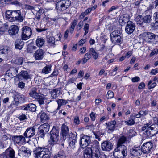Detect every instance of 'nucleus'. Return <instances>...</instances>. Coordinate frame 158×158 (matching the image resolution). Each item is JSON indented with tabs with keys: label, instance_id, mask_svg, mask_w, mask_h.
Here are the masks:
<instances>
[{
	"label": "nucleus",
	"instance_id": "0eeeda50",
	"mask_svg": "<svg viewBox=\"0 0 158 158\" xmlns=\"http://www.w3.org/2000/svg\"><path fill=\"white\" fill-rule=\"evenodd\" d=\"M12 139L14 144L16 146H21L26 142L25 137L22 135H14L12 137Z\"/></svg>",
	"mask_w": 158,
	"mask_h": 158
},
{
	"label": "nucleus",
	"instance_id": "bf43d9fd",
	"mask_svg": "<svg viewBox=\"0 0 158 158\" xmlns=\"http://www.w3.org/2000/svg\"><path fill=\"white\" fill-rule=\"evenodd\" d=\"M19 103V99L18 95L15 96L14 98V101L13 102L12 104L13 105L17 106Z\"/></svg>",
	"mask_w": 158,
	"mask_h": 158
},
{
	"label": "nucleus",
	"instance_id": "0e129e2a",
	"mask_svg": "<svg viewBox=\"0 0 158 158\" xmlns=\"http://www.w3.org/2000/svg\"><path fill=\"white\" fill-rule=\"evenodd\" d=\"M21 10H13V19H14V21L15 20L17 16H18L19 14V12H20Z\"/></svg>",
	"mask_w": 158,
	"mask_h": 158
},
{
	"label": "nucleus",
	"instance_id": "c756f323",
	"mask_svg": "<svg viewBox=\"0 0 158 158\" xmlns=\"http://www.w3.org/2000/svg\"><path fill=\"white\" fill-rule=\"evenodd\" d=\"M56 101H57L58 105V106L57 109V110L60 109L62 106L68 103L67 101L64 99H59L58 100H56Z\"/></svg>",
	"mask_w": 158,
	"mask_h": 158
},
{
	"label": "nucleus",
	"instance_id": "6ab92c4d",
	"mask_svg": "<svg viewBox=\"0 0 158 158\" xmlns=\"http://www.w3.org/2000/svg\"><path fill=\"white\" fill-rule=\"evenodd\" d=\"M18 77L21 80L25 79L27 80L30 78L28 72L26 71H22L18 75Z\"/></svg>",
	"mask_w": 158,
	"mask_h": 158
},
{
	"label": "nucleus",
	"instance_id": "aec40b11",
	"mask_svg": "<svg viewBox=\"0 0 158 158\" xmlns=\"http://www.w3.org/2000/svg\"><path fill=\"white\" fill-rule=\"evenodd\" d=\"M13 10H7L5 13V18L10 22L14 21V19L13 16Z\"/></svg>",
	"mask_w": 158,
	"mask_h": 158
},
{
	"label": "nucleus",
	"instance_id": "1a4fd4ad",
	"mask_svg": "<svg viewBox=\"0 0 158 158\" xmlns=\"http://www.w3.org/2000/svg\"><path fill=\"white\" fill-rule=\"evenodd\" d=\"M153 143L151 142H148L144 143L142 146L141 150L144 154L150 153L153 148Z\"/></svg>",
	"mask_w": 158,
	"mask_h": 158
},
{
	"label": "nucleus",
	"instance_id": "69168bd1",
	"mask_svg": "<svg viewBox=\"0 0 158 158\" xmlns=\"http://www.w3.org/2000/svg\"><path fill=\"white\" fill-rule=\"evenodd\" d=\"M74 123L76 125H78L80 123L79 117L78 116H75L74 118Z\"/></svg>",
	"mask_w": 158,
	"mask_h": 158
},
{
	"label": "nucleus",
	"instance_id": "a19ab883",
	"mask_svg": "<svg viewBox=\"0 0 158 158\" xmlns=\"http://www.w3.org/2000/svg\"><path fill=\"white\" fill-rule=\"evenodd\" d=\"M149 127L156 135L158 133V125L156 124L150 125Z\"/></svg>",
	"mask_w": 158,
	"mask_h": 158
},
{
	"label": "nucleus",
	"instance_id": "338daca9",
	"mask_svg": "<svg viewBox=\"0 0 158 158\" xmlns=\"http://www.w3.org/2000/svg\"><path fill=\"white\" fill-rule=\"evenodd\" d=\"M151 26L154 29H158V21H156L154 23H151Z\"/></svg>",
	"mask_w": 158,
	"mask_h": 158
},
{
	"label": "nucleus",
	"instance_id": "7ed1b4c3",
	"mask_svg": "<svg viewBox=\"0 0 158 158\" xmlns=\"http://www.w3.org/2000/svg\"><path fill=\"white\" fill-rule=\"evenodd\" d=\"M59 130L57 127L53 126L50 132V143L52 145L57 144L59 142Z\"/></svg>",
	"mask_w": 158,
	"mask_h": 158
},
{
	"label": "nucleus",
	"instance_id": "423d86ee",
	"mask_svg": "<svg viewBox=\"0 0 158 158\" xmlns=\"http://www.w3.org/2000/svg\"><path fill=\"white\" fill-rule=\"evenodd\" d=\"M69 129L68 126L64 124L61 127V137L60 142L62 146L64 145V143L66 139V136L69 134Z\"/></svg>",
	"mask_w": 158,
	"mask_h": 158
},
{
	"label": "nucleus",
	"instance_id": "a211bd4d",
	"mask_svg": "<svg viewBox=\"0 0 158 158\" xmlns=\"http://www.w3.org/2000/svg\"><path fill=\"white\" fill-rule=\"evenodd\" d=\"M44 52L41 49L36 50L34 54V57L36 60H40L44 57Z\"/></svg>",
	"mask_w": 158,
	"mask_h": 158
},
{
	"label": "nucleus",
	"instance_id": "4d7b16f0",
	"mask_svg": "<svg viewBox=\"0 0 158 158\" xmlns=\"http://www.w3.org/2000/svg\"><path fill=\"white\" fill-rule=\"evenodd\" d=\"M131 117V119L128 120L126 121L125 122V123L128 125L131 126L135 124V122L134 120L133 119V118H132Z\"/></svg>",
	"mask_w": 158,
	"mask_h": 158
},
{
	"label": "nucleus",
	"instance_id": "6e6d98bb",
	"mask_svg": "<svg viewBox=\"0 0 158 158\" xmlns=\"http://www.w3.org/2000/svg\"><path fill=\"white\" fill-rule=\"evenodd\" d=\"M136 132L133 129H130L127 133V134L130 137H132L136 135Z\"/></svg>",
	"mask_w": 158,
	"mask_h": 158
},
{
	"label": "nucleus",
	"instance_id": "e2e57ef3",
	"mask_svg": "<svg viewBox=\"0 0 158 158\" xmlns=\"http://www.w3.org/2000/svg\"><path fill=\"white\" fill-rule=\"evenodd\" d=\"M89 29V25L88 23H85L84 25V30L85 31L84 35H85L88 33Z\"/></svg>",
	"mask_w": 158,
	"mask_h": 158
},
{
	"label": "nucleus",
	"instance_id": "9d476101",
	"mask_svg": "<svg viewBox=\"0 0 158 158\" xmlns=\"http://www.w3.org/2000/svg\"><path fill=\"white\" fill-rule=\"evenodd\" d=\"M105 124L107 126L106 129L108 133L113 132L116 129V127L118 126L116 121L115 120L111 121L108 123H106Z\"/></svg>",
	"mask_w": 158,
	"mask_h": 158
},
{
	"label": "nucleus",
	"instance_id": "a878e982",
	"mask_svg": "<svg viewBox=\"0 0 158 158\" xmlns=\"http://www.w3.org/2000/svg\"><path fill=\"white\" fill-rule=\"evenodd\" d=\"M22 32L28 35L31 36L32 31L30 28L28 26H24L22 28Z\"/></svg>",
	"mask_w": 158,
	"mask_h": 158
},
{
	"label": "nucleus",
	"instance_id": "bb28decb",
	"mask_svg": "<svg viewBox=\"0 0 158 158\" xmlns=\"http://www.w3.org/2000/svg\"><path fill=\"white\" fill-rule=\"evenodd\" d=\"M60 91L58 89H54L51 91V96L53 99H56L60 95Z\"/></svg>",
	"mask_w": 158,
	"mask_h": 158
},
{
	"label": "nucleus",
	"instance_id": "c03bdc74",
	"mask_svg": "<svg viewBox=\"0 0 158 158\" xmlns=\"http://www.w3.org/2000/svg\"><path fill=\"white\" fill-rule=\"evenodd\" d=\"M146 37L148 39L152 40L155 39L156 37H158V36L153 33L148 32L146 33Z\"/></svg>",
	"mask_w": 158,
	"mask_h": 158
},
{
	"label": "nucleus",
	"instance_id": "09e8293b",
	"mask_svg": "<svg viewBox=\"0 0 158 158\" xmlns=\"http://www.w3.org/2000/svg\"><path fill=\"white\" fill-rule=\"evenodd\" d=\"M56 158H65V154L63 151H60L56 156Z\"/></svg>",
	"mask_w": 158,
	"mask_h": 158
},
{
	"label": "nucleus",
	"instance_id": "79ce46f5",
	"mask_svg": "<svg viewBox=\"0 0 158 158\" xmlns=\"http://www.w3.org/2000/svg\"><path fill=\"white\" fill-rule=\"evenodd\" d=\"M126 140V138L124 136L121 137L118 142L117 147L124 146V145H123V144L125 143Z\"/></svg>",
	"mask_w": 158,
	"mask_h": 158
},
{
	"label": "nucleus",
	"instance_id": "4468645a",
	"mask_svg": "<svg viewBox=\"0 0 158 158\" xmlns=\"http://www.w3.org/2000/svg\"><path fill=\"white\" fill-rule=\"evenodd\" d=\"M4 156L6 158H15V151L10 147H9L3 153Z\"/></svg>",
	"mask_w": 158,
	"mask_h": 158
},
{
	"label": "nucleus",
	"instance_id": "f03ea898",
	"mask_svg": "<svg viewBox=\"0 0 158 158\" xmlns=\"http://www.w3.org/2000/svg\"><path fill=\"white\" fill-rule=\"evenodd\" d=\"M99 151L94 147H87L84 151V158H98Z\"/></svg>",
	"mask_w": 158,
	"mask_h": 158
},
{
	"label": "nucleus",
	"instance_id": "052dcab7",
	"mask_svg": "<svg viewBox=\"0 0 158 158\" xmlns=\"http://www.w3.org/2000/svg\"><path fill=\"white\" fill-rule=\"evenodd\" d=\"M76 142H69V146L68 148L70 149H73L75 147V143Z\"/></svg>",
	"mask_w": 158,
	"mask_h": 158
},
{
	"label": "nucleus",
	"instance_id": "680f3d73",
	"mask_svg": "<svg viewBox=\"0 0 158 158\" xmlns=\"http://www.w3.org/2000/svg\"><path fill=\"white\" fill-rule=\"evenodd\" d=\"M31 36L27 35L23 32H22L21 38L23 40H26L28 39Z\"/></svg>",
	"mask_w": 158,
	"mask_h": 158
},
{
	"label": "nucleus",
	"instance_id": "39448f33",
	"mask_svg": "<svg viewBox=\"0 0 158 158\" xmlns=\"http://www.w3.org/2000/svg\"><path fill=\"white\" fill-rule=\"evenodd\" d=\"M71 4L69 0H60L56 3V8L60 11H63L69 7Z\"/></svg>",
	"mask_w": 158,
	"mask_h": 158
},
{
	"label": "nucleus",
	"instance_id": "5701e85b",
	"mask_svg": "<svg viewBox=\"0 0 158 158\" xmlns=\"http://www.w3.org/2000/svg\"><path fill=\"white\" fill-rule=\"evenodd\" d=\"M22 39H19L16 40L15 42V48L19 49H22L24 44V42Z\"/></svg>",
	"mask_w": 158,
	"mask_h": 158
},
{
	"label": "nucleus",
	"instance_id": "c85d7f7f",
	"mask_svg": "<svg viewBox=\"0 0 158 158\" xmlns=\"http://www.w3.org/2000/svg\"><path fill=\"white\" fill-rule=\"evenodd\" d=\"M129 18L127 15H124L123 16H120L119 19V22L121 24H123L124 23L127 22L129 21Z\"/></svg>",
	"mask_w": 158,
	"mask_h": 158
},
{
	"label": "nucleus",
	"instance_id": "ddd939ff",
	"mask_svg": "<svg viewBox=\"0 0 158 158\" xmlns=\"http://www.w3.org/2000/svg\"><path fill=\"white\" fill-rule=\"evenodd\" d=\"M35 134V128L33 127L28 128L23 134V136L25 138L30 139Z\"/></svg>",
	"mask_w": 158,
	"mask_h": 158
},
{
	"label": "nucleus",
	"instance_id": "603ef678",
	"mask_svg": "<svg viewBox=\"0 0 158 158\" xmlns=\"http://www.w3.org/2000/svg\"><path fill=\"white\" fill-rule=\"evenodd\" d=\"M29 110L32 112H35V111L36 108V105L33 103L29 104Z\"/></svg>",
	"mask_w": 158,
	"mask_h": 158
},
{
	"label": "nucleus",
	"instance_id": "20e7f679",
	"mask_svg": "<svg viewBox=\"0 0 158 158\" xmlns=\"http://www.w3.org/2000/svg\"><path fill=\"white\" fill-rule=\"evenodd\" d=\"M127 151L125 146L117 147L114 150L113 156L116 158H123L127 155Z\"/></svg>",
	"mask_w": 158,
	"mask_h": 158
},
{
	"label": "nucleus",
	"instance_id": "f704fd0d",
	"mask_svg": "<svg viewBox=\"0 0 158 158\" xmlns=\"http://www.w3.org/2000/svg\"><path fill=\"white\" fill-rule=\"evenodd\" d=\"M51 67L52 66L50 65H46L43 69L42 72L45 74L48 73L51 71Z\"/></svg>",
	"mask_w": 158,
	"mask_h": 158
},
{
	"label": "nucleus",
	"instance_id": "dca6fc26",
	"mask_svg": "<svg viewBox=\"0 0 158 158\" xmlns=\"http://www.w3.org/2000/svg\"><path fill=\"white\" fill-rule=\"evenodd\" d=\"M113 148V145L110 142L105 141L102 143V148L103 151H110Z\"/></svg>",
	"mask_w": 158,
	"mask_h": 158
},
{
	"label": "nucleus",
	"instance_id": "f8f14e48",
	"mask_svg": "<svg viewBox=\"0 0 158 158\" xmlns=\"http://www.w3.org/2000/svg\"><path fill=\"white\" fill-rule=\"evenodd\" d=\"M90 142V137L88 136L84 135L81 138L80 144L81 147L84 148L89 145Z\"/></svg>",
	"mask_w": 158,
	"mask_h": 158
},
{
	"label": "nucleus",
	"instance_id": "774afa93",
	"mask_svg": "<svg viewBox=\"0 0 158 158\" xmlns=\"http://www.w3.org/2000/svg\"><path fill=\"white\" fill-rule=\"evenodd\" d=\"M139 113L141 117L144 116L148 114V111L146 110L145 111L141 110L139 112Z\"/></svg>",
	"mask_w": 158,
	"mask_h": 158
},
{
	"label": "nucleus",
	"instance_id": "2eb2a0df",
	"mask_svg": "<svg viewBox=\"0 0 158 158\" xmlns=\"http://www.w3.org/2000/svg\"><path fill=\"white\" fill-rule=\"evenodd\" d=\"M18 73V69L14 67H10L6 72V74L10 77L12 78L16 76Z\"/></svg>",
	"mask_w": 158,
	"mask_h": 158
},
{
	"label": "nucleus",
	"instance_id": "4c0bfd02",
	"mask_svg": "<svg viewBox=\"0 0 158 158\" xmlns=\"http://www.w3.org/2000/svg\"><path fill=\"white\" fill-rule=\"evenodd\" d=\"M77 139V136L76 135L73 134L72 133L69 134V142H76Z\"/></svg>",
	"mask_w": 158,
	"mask_h": 158
},
{
	"label": "nucleus",
	"instance_id": "de8ad7c7",
	"mask_svg": "<svg viewBox=\"0 0 158 158\" xmlns=\"http://www.w3.org/2000/svg\"><path fill=\"white\" fill-rule=\"evenodd\" d=\"M24 19V18L22 14V12L21 10L20 12H19V14L17 16L15 20L19 22H22L23 21Z\"/></svg>",
	"mask_w": 158,
	"mask_h": 158
},
{
	"label": "nucleus",
	"instance_id": "49530a36",
	"mask_svg": "<svg viewBox=\"0 0 158 158\" xmlns=\"http://www.w3.org/2000/svg\"><path fill=\"white\" fill-rule=\"evenodd\" d=\"M77 21V20H74L71 23V27L69 28V31L72 33L73 32L75 26L76 25Z\"/></svg>",
	"mask_w": 158,
	"mask_h": 158
},
{
	"label": "nucleus",
	"instance_id": "473e14b6",
	"mask_svg": "<svg viewBox=\"0 0 158 158\" xmlns=\"http://www.w3.org/2000/svg\"><path fill=\"white\" fill-rule=\"evenodd\" d=\"M47 41V43L51 46L55 45V39L53 37L48 36Z\"/></svg>",
	"mask_w": 158,
	"mask_h": 158
},
{
	"label": "nucleus",
	"instance_id": "412c9836",
	"mask_svg": "<svg viewBox=\"0 0 158 158\" xmlns=\"http://www.w3.org/2000/svg\"><path fill=\"white\" fill-rule=\"evenodd\" d=\"M19 27L15 25H11L10 28L8 32L10 35H15L18 32Z\"/></svg>",
	"mask_w": 158,
	"mask_h": 158
},
{
	"label": "nucleus",
	"instance_id": "4be33fe9",
	"mask_svg": "<svg viewBox=\"0 0 158 158\" xmlns=\"http://www.w3.org/2000/svg\"><path fill=\"white\" fill-rule=\"evenodd\" d=\"M20 151L23 153L24 156H29L31 154V151L28 148L26 147L23 146L21 147L20 149Z\"/></svg>",
	"mask_w": 158,
	"mask_h": 158
},
{
	"label": "nucleus",
	"instance_id": "8fccbe9b",
	"mask_svg": "<svg viewBox=\"0 0 158 158\" xmlns=\"http://www.w3.org/2000/svg\"><path fill=\"white\" fill-rule=\"evenodd\" d=\"M89 52L92 54L93 58L95 59H96L98 57V55L94 49L93 48H90Z\"/></svg>",
	"mask_w": 158,
	"mask_h": 158
},
{
	"label": "nucleus",
	"instance_id": "13d9d810",
	"mask_svg": "<svg viewBox=\"0 0 158 158\" xmlns=\"http://www.w3.org/2000/svg\"><path fill=\"white\" fill-rule=\"evenodd\" d=\"M114 96V94L113 92L111 90H109L108 91L107 93L106 97L108 99H111L113 98Z\"/></svg>",
	"mask_w": 158,
	"mask_h": 158
},
{
	"label": "nucleus",
	"instance_id": "b1692460",
	"mask_svg": "<svg viewBox=\"0 0 158 158\" xmlns=\"http://www.w3.org/2000/svg\"><path fill=\"white\" fill-rule=\"evenodd\" d=\"M37 88L35 87L32 88L29 92L30 96L33 98H35L39 94L37 92Z\"/></svg>",
	"mask_w": 158,
	"mask_h": 158
},
{
	"label": "nucleus",
	"instance_id": "6e6552de",
	"mask_svg": "<svg viewBox=\"0 0 158 158\" xmlns=\"http://www.w3.org/2000/svg\"><path fill=\"white\" fill-rule=\"evenodd\" d=\"M39 132L41 138L44 137L45 135L49 131V125L48 123H45L41 125L39 128Z\"/></svg>",
	"mask_w": 158,
	"mask_h": 158
},
{
	"label": "nucleus",
	"instance_id": "58836bf2",
	"mask_svg": "<svg viewBox=\"0 0 158 158\" xmlns=\"http://www.w3.org/2000/svg\"><path fill=\"white\" fill-rule=\"evenodd\" d=\"M100 50L101 51L105 50V51L107 52L110 53L111 52L112 48L111 46L109 45H102Z\"/></svg>",
	"mask_w": 158,
	"mask_h": 158
},
{
	"label": "nucleus",
	"instance_id": "e433bc0d",
	"mask_svg": "<svg viewBox=\"0 0 158 158\" xmlns=\"http://www.w3.org/2000/svg\"><path fill=\"white\" fill-rule=\"evenodd\" d=\"M110 38L111 41L114 44L119 43L121 42L122 40L121 36L110 37Z\"/></svg>",
	"mask_w": 158,
	"mask_h": 158
},
{
	"label": "nucleus",
	"instance_id": "f3484780",
	"mask_svg": "<svg viewBox=\"0 0 158 158\" xmlns=\"http://www.w3.org/2000/svg\"><path fill=\"white\" fill-rule=\"evenodd\" d=\"M142 151L140 147H137L133 148L130 150L131 155L134 156H139L142 154Z\"/></svg>",
	"mask_w": 158,
	"mask_h": 158
},
{
	"label": "nucleus",
	"instance_id": "7c9ffc66",
	"mask_svg": "<svg viewBox=\"0 0 158 158\" xmlns=\"http://www.w3.org/2000/svg\"><path fill=\"white\" fill-rule=\"evenodd\" d=\"M35 99L40 106L44 104L45 99L42 95H40L39 94Z\"/></svg>",
	"mask_w": 158,
	"mask_h": 158
},
{
	"label": "nucleus",
	"instance_id": "3c124183",
	"mask_svg": "<svg viewBox=\"0 0 158 158\" xmlns=\"http://www.w3.org/2000/svg\"><path fill=\"white\" fill-rule=\"evenodd\" d=\"M44 10L42 9L39 10L36 13L35 18L38 20H39L41 18V15L43 14Z\"/></svg>",
	"mask_w": 158,
	"mask_h": 158
},
{
	"label": "nucleus",
	"instance_id": "c9c22d12",
	"mask_svg": "<svg viewBox=\"0 0 158 158\" xmlns=\"http://www.w3.org/2000/svg\"><path fill=\"white\" fill-rule=\"evenodd\" d=\"M135 19L137 24L139 25H142L144 22L143 16L141 15L137 16Z\"/></svg>",
	"mask_w": 158,
	"mask_h": 158
},
{
	"label": "nucleus",
	"instance_id": "ea45409f",
	"mask_svg": "<svg viewBox=\"0 0 158 158\" xmlns=\"http://www.w3.org/2000/svg\"><path fill=\"white\" fill-rule=\"evenodd\" d=\"M48 116L47 114L44 112L42 113L40 117L41 122L44 123L45 121L48 120Z\"/></svg>",
	"mask_w": 158,
	"mask_h": 158
},
{
	"label": "nucleus",
	"instance_id": "9b49d317",
	"mask_svg": "<svg viewBox=\"0 0 158 158\" xmlns=\"http://www.w3.org/2000/svg\"><path fill=\"white\" fill-rule=\"evenodd\" d=\"M135 28V23L132 21H128L126 26L125 31L127 33L130 34L134 31Z\"/></svg>",
	"mask_w": 158,
	"mask_h": 158
},
{
	"label": "nucleus",
	"instance_id": "cd10ccee",
	"mask_svg": "<svg viewBox=\"0 0 158 158\" xmlns=\"http://www.w3.org/2000/svg\"><path fill=\"white\" fill-rule=\"evenodd\" d=\"M144 135H146V137L150 138L152 137L156 134L153 131L151 130V129L148 127L144 133Z\"/></svg>",
	"mask_w": 158,
	"mask_h": 158
},
{
	"label": "nucleus",
	"instance_id": "393cba45",
	"mask_svg": "<svg viewBox=\"0 0 158 158\" xmlns=\"http://www.w3.org/2000/svg\"><path fill=\"white\" fill-rule=\"evenodd\" d=\"M45 40L42 37H38L36 40V45L39 47H42L44 44Z\"/></svg>",
	"mask_w": 158,
	"mask_h": 158
},
{
	"label": "nucleus",
	"instance_id": "864d4df0",
	"mask_svg": "<svg viewBox=\"0 0 158 158\" xmlns=\"http://www.w3.org/2000/svg\"><path fill=\"white\" fill-rule=\"evenodd\" d=\"M23 60V58L22 57L18 58L16 59L15 60V63L17 64L21 65Z\"/></svg>",
	"mask_w": 158,
	"mask_h": 158
},
{
	"label": "nucleus",
	"instance_id": "a18cd8bd",
	"mask_svg": "<svg viewBox=\"0 0 158 158\" xmlns=\"http://www.w3.org/2000/svg\"><path fill=\"white\" fill-rule=\"evenodd\" d=\"M121 33L120 30H115L112 32L110 34V37H116L117 36H121Z\"/></svg>",
	"mask_w": 158,
	"mask_h": 158
},
{
	"label": "nucleus",
	"instance_id": "f257e3e1",
	"mask_svg": "<svg viewBox=\"0 0 158 158\" xmlns=\"http://www.w3.org/2000/svg\"><path fill=\"white\" fill-rule=\"evenodd\" d=\"M33 152L35 158H42L43 157H47L50 152L49 149L45 147H38L35 148Z\"/></svg>",
	"mask_w": 158,
	"mask_h": 158
},
{
	"label": "nucleus",
	"instance_id": "72a5a7b5",
	"mask_svg": "<svg viewBox=\"0 0 158 158\" xmlns=\"http://www.w3.org/2000/svg\"><path fill=\"white\" fill-rule=\"evenodd\" d=\"M143 18L144 23H150L152 20V14L150 13L149 15H146Z\"/></svg>",
	"mask_w": 158,
	"mask_h": 158
},
{
	"label": "nucleus",
	"instance_id": "37998d69",
	"mask_svg": "<svg viewBox=\"0 0 158 158\" xmlns=\"http://www.w3.org/2000/svg\"><path fill=\"white\" fill-rule=\"evenodd\" d=\"M111 20V19L108 17H103L101 19V22L103 23L106 25H108L109 24V22Z\"/></svg>",
	"mask_w": 158,
	"mask_h": 158
},
{
	"label": "nucleus",
	"instance_id": "2f4dec72",
	"mask_svg": "<svg viewBox=\"0 0 158 158\" xmlns=\"http://www.w3.org/2000/svg\"><path fill=\"white\" fill-rule=\"evenodd\" d=\"M1 137V141L2 142H4L10 139L11 138V135L8 134H2Z\"/></svg>",
	"mask_w": 158,
	"mask_h": 158
},
{
	"label": "nucleus",
	"instance_id": "5fc2aeb1",
	"mask_svg": "<svg viewBox=\"0 0 158 158\" xmlns=\"http://www.w3.org/2000/svg\"><path fill=\"white\" fill-rule=\"evenodd\" d=\"M19 103H23L26 102V98L23 95H18Z\"/></svg>",
	"mask_w": 158,
	"mask_h": 158
}]
</instances>
